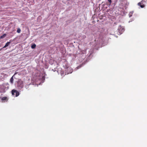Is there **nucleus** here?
Segmentation results:
<instances>
[{"label": "nucleus", "instance_id": "nucleus-1", "mask_svg": "<svg viewBox=\"0 0 147 147\" xmlns=\"http://www.w3.org/2000/svg\"><path fill=\"white\" fill-rule=\"evenodd\" d=\"M12 94L13 95H15V96L17 97L19 95V92L16 90L13 89L12 90Z\"/></svg>", "mask_w": 147, "mask_h": 147}, {"label": "nucleus", "instance_id": "nucleus-2", "mask_svg": "<svg viewBox=\"0 0 147 147\" xmlns=\"http://www.w3.org/2000/svg\"><path fill=\"white\" fill-rule=\"evenodd\" d=\"M17 86L20 89L22 88L24 86L23 82L21 81H19L18 83Z\"/></svg>", "mask_w": 147, "mask_h": 147}, {"label": "nucleus", "instance_id": "nucleus-3", "mask_svg": "<svg viewBox=\"0 0 147 147\" xmlns=\"http://www.w3.org/2000/svg\"><path fill=\"white\" fill-rule=\"evenodd\" d=\"M118 30L119 33L120 34H122V32H124L125 30L124 28L123 27H121V26H119V27Z\"/></svg>", "mask_w": 147, "mask_h": 147}, {"label": "nucleus", "instance_id": "nucleus-4", "mask_svg": "<svg viewBox=\"0 0 147 147\" xmlns=\"http://www.w3.org/2000/svg\"><path fill=\"white\" fill-rule=\"evenodd\" d=\"M10 43V42H7V43H6L5 45V46L4 47H3L2 48H1L0 49V50H2V49L3 48H5L6 47L8 46H9V45Z\"/></svg>", "mask_w": 147, "mask_h": 147}, {"label": "nucleus", "instance_id": "nucleus-5", "mask_svg": "<svg viewBox=\"0 0 147 147\" xmlns=\"http://www.w3.org/2000/svg\"><path fill=\"white\" fill-rule=\"evenodd\" d=\"M139 6H140L141 8H143L144 7V5H141V3H138Z\"/></svg>", "mask_w": 147, "mask_h": 147}, {"label": "nucleus", "instance_id": "nucleus-6", "mask_svg": "<svg viewBox=\"0 0 147 147\" xmlns=\"http://www.w3.org/2000/svg\"><path fill=\"white\" fill-rule=\"evenodd\" d=\"M36 47V45L35 44H32L31 46V48L33 49H34Z\"/></svg>", "mask_w": 147, "mask_h": 147}, {"label": "nucleus", "instance_id": "nucleus-7", "mask_svg": "<svg viewBox=\"0 0 147 147\" xmlns=\"http://www.w3.org/2000/svg\"><path fill=\"white\" fill-rule=\"evenodd\" d=\"M13 77H12L10 79V82L12 84L13 83Z\"/></svg>", "mask_w": 147, "mask_h": 147}, {"label": "nucleus", "instance_id": "nucleus-8", "mask_svg": "<svg viewBox=\"0 0 147 147\" xmlns=\"http://www.w3.org/2000/svg\"><path fill=\"white\" fill-rule=\"evenodd\" d=\"M6 36V34H4L2 36H1L0 37L1 38H3Z\"/></svg>", "mask_w": 147, "mask_h": 147}, {"label": "nucleus", "instance_id": "nucleus-9", "mask_svg": "<svg viewBox=\"0 0 147 147\" xmlns=\"http://www.w3.org/2000/svg\"><path fill=\"white\" fill-rule=\"evenodd\" d=\"M68 69H69V70H71V71L70 72H65V74H66V73L67 74H69V73H71L72 72V70L70 68H69Z\"/></svg>", "mask_w": 147, "mask_h": 147}, {"label": "nucleus", "instance_id": "nucleus-10", "mask_svg": "<svg viewBox=\"0 0 147 147\" xmlns=\"http://www.w3.org/2000/svg\"><path fill=\"white\" fill-rule=\"evenodd\" d=\"M17 32L18 33H20L21 32V30L20 28H18V29H17Z\"/></svg>", "mask_w": 147, "mask_h": 147}, {"label": "nucleus", "instance_id": "nucleus-11", "mask_svg": "<svg viewBox=\"0 0 147 147\" xmlns=\"http://www.w3.org/2000/svg\"><path fill=\"white\" fill-rule=\"evenodd\" d=\"M133 12H130L129 14V17H131V16H132V14H133Z\"/></svg>", "mask_w": 147, "mask_h": 147}, {"label": "nucleus", "instance_id": "nucleus-12", "mask_svg": "<svg viewBox=\"0 0 147 147\" xmlns=\"http://www.w3.org/2000/svg\"><path fill=\"white\" fill-rule=\"evenodd\" d=\"M82 65H83V64H82L80 65L79 66L77 67V69H78L79 68H80V67H81L82 66Z\"/></svg>", "mask_w": 147, "mask_h": 147}, {"label": "nucleus", "instance_id": "nucleus-13", "mask_svg": "<svg viewBox=\"0 0 147 147\" xmlns=\"http://www.w3.org/2000/svg\"><path fill=\"white\" fill-rule=\"evenodd\" d=\"M108 1L109 3L110 4H111V0H108Z\"/></svg>", "mask_w": 147, "mask_h": 147}]
</instances>
